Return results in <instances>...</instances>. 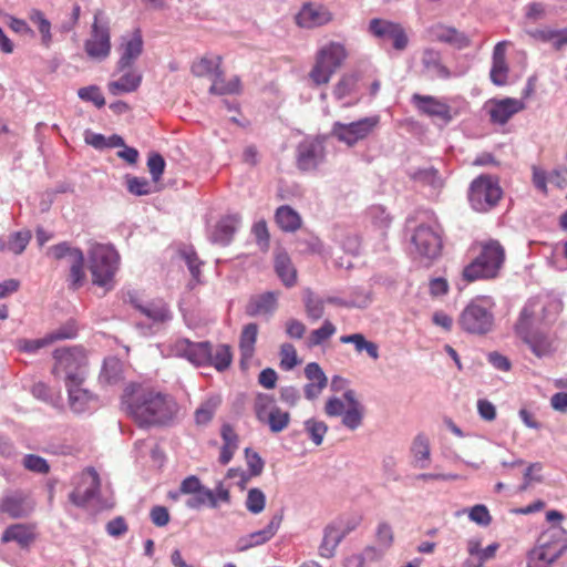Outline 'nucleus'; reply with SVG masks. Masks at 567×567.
Listing matches in <instances>:
<instances>
[{
  "label": "nucleus",
  "mask_w": 567,
  "mask_h": 567,
  "mask_svg": "<svg viewBox=\"0 0 567 567\" xmlns=\"http://www.w3.org/2000/svg\"><path fill=\"white\" fill-rule=\"evenodd\" d=\"M357 526L358 522H355L351 527L342 528L341 530L334 526L326 527L322 544L320 546V555L327 558L332 557L336 548L344 538V536L354 530Z\"/></svg>",
  "instance_id": "nucleus-28"
},
{
  "label": "nucleus",
  "mask_w": 567,
  "mask_h": 567,
  "mask_svg": "<svg viewBox=\"0 0 567 567\" xmlns=\"http://www.w3.org/2000/svg\"><path fill=\"white\" fill-rule=\"evenodd\" d=\"M143 37L140 29H135L132 33L123 35L118 45L120 59L116 63L118 72L125 71L133 66L134 62L143 52Z\"/></svg>",
  "instance_id": "nucleus-15"
},
{
  "label": "nucleus",
  "mask_w": 567,
  "mask_h": 567,
  "mask_svg": "<svg viewBox=\"0 0 567 567\" xmlns=\"http://www.w3.org/2000/svg\"><path fill=\"white\" fill-rule=\"evenodd\" d=\"M100 12L95 13L90 37L84 42L86 55L95 61H104L111 54V33L107 24L99 23Z\"/></svg>",
  "instance_id": "nucleus-12"
},
{
  "label": "nucleus",
  "mask_w": 567,
  "mask_h": 567,
  "mask_svg": "<svg viewBox=\"0 0 567 567\" xmlns=\"http://www.w3.org/2000/svg\"><path fill=\"white\" fill-rule=\"evenodd\" d=\"M82 385L83 384L73 383L65 385L69 393L70 406L76 413L82 412L90 400L89 391L83 389Z\"/></svg>",
  "instance_id": "nucleus-45"
},
{
  "label": "nucleus",
  "mask_w": 567,
  "mask_h": 567,
  "mask_svg": "<svg viewBox=\"0 0 567 567\" xmlns=\"http://www.w3.org/2000/svg\"><path fill=\"white\" fill-rule=\"evenodd\" d=\"M126 184L128 192L133 195L143 196L151 193V185L144 177H128Z\"/></svg>",
  "instance_id": "nucleus-60"
},
{
  "label": "nucleus",
  "mask_w": 567,
  "mask_h": 567,
  "mask_svg": "<svg viewBox=\"0 0 567 567\" xmlns=\"http://www.w3.org/2000/svg\"><path fill=\"white\" fill-rule=\"evenodd\" d=\"M306 431L309 433L311 441L316 445H320L323 441V437L328 431V426L322 421H317L315 419H309L305 422Z\"/></svg>",
  "instance_id": "nucleus-57"
},
{
  "label": "nucleus",
  "mask_w": 567,
  "mask_h": 567,
  "mask_svg": "<svg viewBox=\"0 0 567 567\" xmlns=\"http://www.w3.org/2000/svg\"><path fill=\"white\" fill-rule=\"evenodd\" d=\"M275 270L286 287H292L297 282V270L290 257L286 252H278L275 257Z\"/></svg>",
  "instance_id": "nucleus-35"
},
{
  "label": "nucleus",
  "mask_w": 567,
  "mask_h": 567,
  "mask_svg": "<svg viewBox=\"0 0 567 567\" xmlns=\"http://www.w3.org/2000/svg\"><path fill=\"white\" fill-rule=\"evenodd\" d=\"M266 505V496L259 488H251L248 491L246 498V508L252 514H259L264 511Z\"/></svg>",
  "instance_id": "nucleus-56"
},
{
  "label": "nucleus",
  "mask_w": 567,
  "mask_h": 567,
  "mask_svg": "<svg viewBox=\"0 0 567 567\" xmlns=\"http://www.w3.org/2000/svg\"><path fill=\"white\" fill-rule=\"evenodd\" d=\"M23 465L29 471L41 474H47L50 470L48 462L43 457L34 454L25 455L23 458Z\"/></svg>",
  "instance_id": "nucleus-61"
},
{
  "label": "nucleus",
  "mask_w": 567,
  "mask_h": 567,
  "mask_svg": "<svg viewBox=\"0 0 567 567\" xmlns=\"http://www.w3.org/2000/svg\"><path fill=\"white\" fill-rule=\"evenodd\" d=\"M412 103L421 114L436 117L445 123L453 118L451 106L435 96L415 93L412 95Z\"/></svg>",
  "instance_id": "nucleus-18"
},
{
  "label": "nucleus",
  "mask_w": 567,
  "mask_h": 567,
  "mask_svg": "<svg viewBox=\"0 0 567 567\" xmlns=\"http://www.w3.org/2000/svg\"><path fill=\"white\" fill-rule=\"evenodd\" d=\"M498 547L499 545L497 543H493L487 547L482 548V542L477 538H471L466 544L468 556L480 560L483 565L488 559L495 557Z\"/></svg>",
  "instance_id": "nucleus-43"
},
{
  "label": "nucleus",
  "mask_w": 567,
  "mask_h": 567,
  "mask_svg": "<svg viewBox=\"0 0 567 567\" xmlns=\"http://www.w3.org/2000/svg\"><path fill=\"white\" fill-rule=\"evenodd\" d=\"M537 544L558 558L567 548V533L559 526L549 527L542 533Z\"/></svg>",
  "instance_id": "nucleus-21"
},
{
  "label": "nucleus",
  "mask_w": 567,
  "mask_h": 567,
  "mask_svg": "<svg viewBox=\"0 0 567 567\" xmlns=\"http://www.w3.org/2000/svg\"><path fill=\"white\" fill-rule=\"evenodd\" d=\"M254 411L257 420L272 433H280L289 426V412L281 410L272 395L259 393L254 402Z\"/></svg>",
  "instance_id": "nucleus-9"
},
{
  "label": "nucleus",
  "mask_w": 567,
  "mask_h": 567,
  "mask_svg": "<svg viewBox=\"0 0 567 567\" xmlns=\"http://www.w3.org/2000/svg\"><path fill=\"white\" fill-rule=\"evenodd\" d=\"M505 258V249L499 241L489 239L481 243L478 255L463 269V279L467 282L495 279L499 276Z\"/></svg>",
  "instance_id": "nucleus-3"
},
{
  "label": "nucleus",
  "mask_w": 567,
  "mask_h": 567,
  "mask_svg": "<svg viewBox=\"0 0 567 567\" xmlns=\"http://www.w3.org/2000/svg\"><path fill=\"white\" fill-rule=\"evenodd\" d=\"M240 91V82L238 78H233L230 80H225L224 71L220 70L219 74H216L212 79V85L209 87L210 94L216 95H226V94H237Z\"/></svg>",
  "instance_id": "nucleus-40"
},
{
  "label": "nucleus",
  "mask_w": 567,
  "mask_h": 567,
  "mask_svg": "<svg viewBox=\"0 0 567 567\" xmlns=\"http://www.w3.org/2000/svg\"><path fill=\"white\" fill-rule=\"evenodd\" d=\"M53 374L68 384H83L86 378L87 359L83 350L58 349L54 351Z\"/></svg>",
  "instance_id": "nucleus-6"
},
{
  "label": "nucleus",
  "mask_w": 567,
  "mask_h": 567,
  "mask_svg": "<svg viewBox=\"0 0 567 567\" xmlns=\"http://www.w3.org/2000/svg\"><path fill=\"white\" fill-rule=\"evenodd\" d=\"M123 404L128 415L140 425L167 424L178 412V405L173 398L141 388L126 393Z\"/></svg>",
  "instance_id": "nucleus-1"
},
{
  "label": "nucleus",
  "mask_w": 567,
  "mask_h": 567,
  "mask_svg": "<svg viewBox=\"0 0 567 567\" xmlns=\"http://www.w3.org/2000/svg\"><path fill=\"white\" fill-rule=\"evenodd\" d=\"M29 20L37 25L40 34L41 42L45 48L52 43L51 22L45 18L44 13L39 9H31L29 11Z\"/></svg>",
  "instance_id": "nucleus-44"
},
{
  "label": "nucleus",
  "mask_w": 567,
  "mask_h": 567,
  "mask_svg": "<svg viewBox=\"0 0 567 567\" xmlns=\"http://www.w3.org/2000/svg\"><path fill=\"white\" fill-rule=\"evenodd\" d=\"M189 508L198 509L203 506H210L216 508V497L212 489L203 486L197 493H194L186 502Z\"/></svg>",
  "instance_id": "nucleus-49"
},
{
  "label": "nucleus",
  "mask_w": 567,
  "mask_h": 567,
  "mask_svg": "<svg viewBox=\"0 0 567 567\" xmlns=\"http://www.w3.org/2000/svg\"><path fill=\"white\" fill-rule=\"evenodd\" d=\"M494 307L492 298L478 296L472 299L461 311L457 323L460 328L470 334L483 336L493 330Z\"/></svg>",
  "instance_id": "nucleus-4"
},
{
  "label": "nucleus",
  "mask_w": 567,
  "mask_h": 567,
  "mask_svg": "<svg viewBox=\"0 0 567 567\" xmlns=\"http://www.w3.org/2000/svg\"><path fill=\"white\" fill-rule=\"evenodd\" d=\"M334 73L336 71L333 69L316 58V63L309 72V79L316 86L324 85L330 82V79Z\"/></svg>",
  "instance_id": "nucleus-48"
},
{
  "label": "nucleus",
  "mask_w": 567,
  "mask_h": 567,
  "mask_svg": "<svg viewBox=\"0 0 567 567\" xmlns=\"http://www.w3.org/2000/svg\"><path fill=\"white\" fill-rule=\"evenodd\" d=\"M147 167L152 175V179L154 182H158L165 168L164 157L158 153L151 154L147 159Z\"/></svg>",
  "instance_id": "nucleus-62"
},
{
  "label": "nucleus",
  "mask_w": 567,
  "mask_h": 567,
  "mask_svg": "<svg viewBox=\"0 0 567 567\" xmlns=\"http://www.w3.org/2000/svg\"><path fill=\"white\" fill-rule=\"evenodd\" d=\"M122 73L117 80L107 83V90L112 95L135 92L142 83V73L132 66Z\"/></svg>",
  "instance_id": "nucleus-24"
},
{
  "label": "nucleus",
  "mask_w": 567,
  "mask_h": 567,
  "mask_svg": "<svg viewBox=\"0 0 567 567\" xmlns=\"http://www.w3.org/2000/svg\"><path fill=\"white\" fill-rule=\"evenodd\" d=\"M280 523H281V517H279V516L272 517L271 520L269 522V524L266 526V528L249 534L247 538H241L239 542L240 549L245 550L250 547L259 546V545L267 543L276 535V533L280 526Z\"/></svg>",
  "instance_id": "nucleus-29"
},
{
  "label": "nucleus",
  "mask_w": 567,
  "mask_h": 567,
  "mask_svg": "<svg viewBox=\"0 0 567 567\" xmlns=\"http://www.w3.org/2000/svg\"><path fill=\"white\" fill-rule=\"evenodd\" d=\"M299 363L296 348L291 343H284L280 347V368L290 371Z\"/></svg>",
  "instance_id": "nucleus-55"
},
{
  "label": "nucleus",
  "mask_w": 567,
  "mask_h": 567,
  "mask_svg": "<svg viewBox=\"0 0 567 567\" xmlns=\"http://www.w3.org/2000/svg\"><path fill=\"white\" fill-rule=\"evenodd\" d=\"M277 308V295L268 291L262 295L252 297L247 307L246 313L250 317L260 315H269Z\"/></svg>",
  "instance_id": "nucleus-31"
},
{
  "label": "nucleus",
  "mask_w": 567,
  "mask_h": 567,
  "mask_svg": "<svg viewBox=\"0 0 567 567\" xmlns=\"http://www.w3.org/2000/svg\"><path fill=\"white\" fill-rule=\"evenodd\" d=\"M369 31L379 39L391 40L396 51L405 50L409 44V37L400 23L384 19H372L369 23Z\"/></svg>",
  "instance_id": "nucleus-14"
},
{
  "label": "nucleus",
  "mask_w": 567,
  "mask_h": 567,
  "mask_svg": "<svg viewBox=\"0 0 567 567\" xmlns=\"http://www.w3.org/2000/svg\"><path fill=\"white\" fill-rule=\"evenodd\" d=\"M343 399L333 396L324 404V413L330 417L341 416L342 424L354 431L362 425L364 406L359 402L353 390L343 393Z\"/></svg>",
  "instance_id": "nucleus-7"
},
{
  "label": "nucleus",
  "mask_w": 567,
  "mask_h": 567,
  "mask_svg": "<svg viewBox=\"0 0 567 567\" xmlns=\"http://www.w3.org/2000/svg\"><path fill=\"white\" fill-rule=\"evenodd\" d=\"M336 326L331 321L326 320L320 328L311 331L307 340L308 347L313 348L320 346L330 339L336 333Z\"/></svg>",
  "instance_id": "nucleus-50"
},
{
  "label": "nucleus",
  "mask_w": 567,
  "mask_h": 567,
  "mask_svg": "<svg viewBox=\"0 0 567 567\" xmlns=\"http://www.w3.org/2000/svg\"><path fill=\"white\" fill-rule=\"evenodd\" d=\"M83 264H84V256L81 250L73 251V260L71 261L70 267V285L73 289H78L83 280H84V270H83Z\"/></svg>",
  "instance_id": "nucleus-47"
},
{
  "label": "nucleus",
  "mask_w": 567,
  "mask_h": 567,
  "mask_svg": "<svg viewBox=\"0 0 567 567\" xmlns=\"http://www.w3.org/2000/svg\"><path fill=\"white\" fill-rule=\"evenodd\" d=\"M430 33L436 41L449 43L457 49H464L470 45V39L452 27L437 23L430 28Z\"/></svg>",
  "instance_id": "nucleus-26"
},
{
  "label": "nucleus",
  "mask_w": 567,
  "mask_h": 567,
  "mask_svg": "<svg viewBox=\"0 0 567 567\" xmlns=\"http://www.w3.org/2000/svg\"><path fill=\"white\" fill-rule=\"evenodd\" d=\"M258 331L257 323L250 322L244 326L239 337V351L243 362L249 361L254 357Z\"/></svg>",
  "instance_id": "nucleus-34"
},
{
  "label": "nucleus",
  "mask_w": 567,
  "mask_h": 567,
  "mask_svg": "<svg viewBox=\"0 0 567 567\" xmlns=\"http://www.w3.org/2000/svg\"><path fill=\"white\" fill-rule=\"evenodd\" d=\"M305 375L309 381L303 388L305 395L308 400H315L327 386L328 378L321 367L316 362H310L306 365Z\"/></svg>",
  "instance_id": "nucleus-22"
},
{
  "label": "nucleus",
  "mask_w": 567,
  "mask_h": 567,
  "mask_svg": "<svg viewBox=\"0 0 567 567\" xmlns=\"http://www.w3.org/2000/svg\"><path fill=\"white\" fill-rule=\"evenodd\" d=\"M73 337H75L74 329L62 328V329H59L58 331L52 332L41 339H35V340L20 339L17 341V347L20 351H23V352H34L45 346L51 344L52 342H54L56 340L71 339Z\"/></svg>",
  "instance_id": "nucleus-25"
},
{
  "label": "nucleus",
  "mask_w": 567,
  "mask_h": 567,
  "mask_svg": "<svg viewBox=\"0 0 567 567\" xmlns=\"http://www.w3.org/2000/svg\"><path fill=\"white\" fill-rule=\"evenodd\" d=\"M27 498V495L22 492H12L1 499L0 512L11 518L27 516L32 511V506L28 504Z\"/></svg>",
  "instance_id": "nucleus-23"
},
{
  "label": "nucleus",
  "mask_w": 567,
  "mask_h": 567,
  "mask_svg": "<svg viewBox=\"0 0 567 567\" xmlns=\"http://www.w3.org/2000/svg\"><path fill=\"white\" fill-rule=\"evenodd\" d=\"M347 55L346 48L337 42H330L321 48L317 53V58L334 71L342 65Z\"/></svg>",
  "instance_id": "nucleus-33"
},
{
  "label": "nucleus",
  "mask_w": 567,
  "mask_h": 567,
  "mask_svg": "<svg viewBox=\"0 0 567 567\" xmlns=\"http://www.w3.org/2000/svg\"><path fill=\"white\" fill-rule=\"evenodd\" d=\"M412 453L417 462H425L430 460V443L425 435L419 434L412 443ZM421 468L425 467L424 463L419 465Z\"/></svg>",
  "instance_id": "nucleus-53"
},
{
  "label": "nucleus",
  "mask_w": 567,
  "mask_h": 567,
  "mask_svg": "<svg viewBox=\"0 0 567 567\" xmlns=\"http://www.w3.org/2000/svg\"><path fill=\"white\" fill-rule=\"evenodd\" d=\"M1 539L3 543L17 542L21 547H28L34 540V534L31 527L16 524L4 530Z\"/></svg>",
  "instance_id": "nucleus-37"
},
{
  "label": "nucleus",
  "mask_w": 567,
  "mask_h": 567,
  "mask_svg": "<svg viewBox=\"0 0 567 567\" xmlns=\"http://www.w3.org/2000/svg\"><path fill=\"white\" fill-rule=\"evenodd\" d=\"M538 309L546 310L539 300H529L519 313L515 323V333L528 346L538 358L550 355L555 351L556 338L543 330H533L532 326L537 317Z\"/></svg>",
  "instance_id": "nucleus-2"
},
{
  "label": "nucleus",
  "mask_w": 567,
  "mask_h": 567,
  "mask_svg": "<svg viewBox=\"0 0 567 567\" xmlns=\"http://www.w3.org/2000/svg\"><path fill=\"white\" fill-rule=\"evenodd\" d=\"M323 158L324 146L318 140L307 138L297 147V166L303 172L316 169Z\"/></svg>",
  "instance_id": "nucleus-17"
},
{
  "label": "nucleus",
  "mask_w": 567,
  "mask_h": 567,
  "mask_svg": "<svg viewBox=\"0 0 567 567\" xmlns=\"http://www.w3.org/2000/svg\"><path fill=\"white\" fill-rule=\"evenodd\" d=\"M233 354L231 349L227 344H220L216 348L215 352H212V361L208 365H213L218 371H224L231 364Z\"/></svg>",
  "instance_id": "nucleus-51"
},
{
  "label": "nucleus",
  "mask_w": 567,
  "mask_h": 567,
  "mask_svg": "<svg viewBox=\"0 0 567 567\" xmlns=\"http://www.w3.org/2000/svg\"><path fill=\"white\" fill-rule=\"evenodd\" d=\"M375 539L383 550H388L394 543V533L392 526L386 522H381L377 526Z\"/></svg>",
  "instance_id": "nucleus-54"
},
{
  "label": "nucleus",
  "mask_w": 567,
  "mask_h": 567,
  "mask_svg": "<svg viewBox=\"0 0 567 567\" xmlns=\"http://www.w3.org/2000/svg\"><path fill=\"white\" fill-rule=\"evenodd\" d=\"M422 63L432 78L445 80L451 76L450 70L441 61L440 53L434 50L427 49L423 52Z\"/></svg>",
  "instance_id": "nucleus-36"
},
{
  "label": "nucleus",
  "mask_w": 567,
  "mask_h": 567,
  "mask_svg": "<svg viewBox=\"0 0 567 567\" xmlns=\"http://www.w3.org/2000/svg\"><path fill=\"white\" fill-rule=\"evenodd\" d=\"M380 123V116L373 115L363 117L351 123L336 122L332 126L331 134L339 142L353 146L358 142L370 136Z\"/></svg>",
  "instance_id": "nucleus-10"
},
{
  "label": "nucleus",
  "mask_w": 567,
  "mask_h": 567,
  "mask_svg": "<svg viewBox=\"0 0 567 567\" xmlns=\"http://www.w3.org/2000/svg\"><path fill=\"white\" fill-rule=\"evenodd\" d=\"M532 37L542 42H551L555 50L559 51L567 44V29L554 30L550 28L535 30Z\"/></svg>",
  "instance_id": "nucleus-42"
},
{
  "label": "nucleus",
  "mask_w": 567,
  "mask_h": 567,
  "mask_svg": "<svg viewBox=\"0 0 567 567\" xmlns=\"http://www.w3.org/2000/svg\"><path fill=\"white\" fill-rule=\"evenodd\" d=\"M355 85V79L352 76L344 75L336 84L333 94L338 100H342L348 96Z\"/></svg>",
  "instance_id": "nucleus-64"
},
{
  "label": "nucleus",
  "mask_w": 567,
  "mask_h": 567,
  "mask_svg": "<svg viewBox=\"0 0 567 567\" xmlns=\"http://www.w3.org/2000/svg\"><path fill=\"white\" fill-rule=\"evenodd\" d=\"M340 342L353 344L358 353L365 351L373 360H378L380 357L379 346L375 342L367 340L362 333L342 336L340 337Z\"/></svg>",
  "instance_id": "nucleus-39"
},
{
  "label": "nucleus",
  "mask_w": 567,
  "mask_h": 567,
  "mask_svg": "<svg viewBox=\"0 0 567 567\" xmlns=\"http://www.w3.org/2000/svg\"><path fill=\"white\" fill-rule=\"evenodd\" d=\"M223 59L220 55H204L193 62L190 71L197 78H209L210 80L219 74Z\"/></svg>",
  "instance_id": "nucleus-32"
},
{
  "label": "nucleus",
  "mask_w": 567,
  "mask_h": 567,
  "mask_svg": "<svg viewBox=\"0 0 567 567\" xmlns=\"http://www.w3.org/2000/svg\"><path fill=\"white\" fill-rule=\"evenodd\" d=\"M557 558L538 544L528 554V567H549Z\"/></svg>",
  "instance_id": "nucleus-52"
},
{
  "label": "nucleus",
  "mask_w": 567,
  "mask_h": 567,
  "mask_svg": "<svg viewBox=\"0 0 567 567\" xmlns=\"http://www.w3.org/2000/svg\"><path fill=\"white\" fill-rule=\"evenodd\" d=\"M303 300L306 313L309 319L316 321L322 318L324 313V301L321 298L315 296L311 290L307 289Z\"/></svg>",
  "instance_id": "nucleus-46"
},
{
  "label": "nucleus",
  "mask_w": 567,
  "mask_h": 567,
  "mask_svg": "<svg viewBox=\"0 0 567 567\" xmlns=\"http://www.w3.org/2000/svg\"><path fill=\"white\" fill-rule=\"evenodd\" d=\"M173 350L176 355L186 358L195 365H208L212 361V344L207 341L192 342L188 339L176 340Z\"/></svg>",
  "instance_id": "nucleus-16"
},
{
  "label": "nucleus",
  "mask_w": 567,
  "mask_h": 567,
  "mask_svg": "<svg viewBox=\"0 0 567 567\" xmlns=\"http://www.w3.org/2000/svg\"><path fill=\"white\" fill-rule=\"evenodd\" d=\"M503 190L498 179L491 175H480L470 187L468 199L477 212H487L502 198Z\"/></svg>",
  "instance_id": "nucleus-8"
},
{
  "label": "nucleus",
  "mask_w": 567,
  "mask_h": 567,
  "mask_svg": "<svg viewBox=\"0 0 567 567\" xmlns=\"http://www.w3.org/2000/svg\"><path fill=\"white\" fill-rule=\"evenodd\" d=\"M100 477L97 472L90 467L80 474L79 483L75 488L70 493V502L78 506L84 507L92 501L100 492Z\"/></svg>",
  "instance_id": "nucleus-13"
},
{
  "label": "nucleus",
  "mask_w": 567,
  "mask_h": 567,
  "mask_svg": "<svg viewBox=\"0 0 567 567\" xmlns=\"http://www.w3.org/2000/svg\"><path fill=\"white\" fill-rule=\"evenodd\" d=\"M245 455L250 476L260 475L262 473L265 463L259 454L251 451L250 449H246Z\"/></svg>",
  "instance_id": "nucleus-63"
},
{
  "label": "nucleus",
  "mask_w": 567,
  "mask_h": 567,
  "mask_svg": "<svg viewBox=\"0 0 567 567\" xmlns=\"http://www.w3.org/2000/svg\"><path fill=\"white\" fill-rule=\"evenodd\" d=\"M412 244L421 257L430 260L437 258L443 247L440 227L432 225L417 226L412 236Z\"/></svg>",
  "instance_id": "nucleus-11"
},
{
  "label": "nucleus",
  "mask_w": 567,
  "mask_h": 567,
  "mask_svg": "<svg viewBox=\"0 0 567 567\" xmlns=\"http://www.w3.org/2000/svg\"><path fill=\"white\" fill-rule=\"evenodd\" d=\"M118 260L120 256L111 245L92 244L89 250L92 282L100 287H107L117 270Z\"/></svg>",
  "instance_id": "nucleus-5"
},
{
  "label": "nucleus",
  "mask_w": 567,
  "mask_h": 567,
  "mask_svg": "<svg viewBox=\"0 0 567 567\" xmlns=\"http://www.w3.org/2000/svg\"><path fill=\"white\" fill-rule=\"evenodd\" d=\"M131 303L142 315L153 322H165L171 319V311L167 305L163 300H154L146 303H142L136 298L131 297Z\"/></svg>",
  "instance_id": "nucleus-27"
},
{
  "label": "nucleus",
  "mask_w": 567,
  "mask_h": 567,
  "mask_svg": "<svg viewBox=\"0 0 567 567\" xmlns=\"http://www.w3.org/2000/svg\"><path fill=\"white\" fill-rule=\"evenodd\" d=\"M296 20L301 28L312 29L329 23L332 14L321 4L307 3L301 8Z\"/></svg>",
  "instance_id": "nucleus-20"
},
{
  "label": "nucleus",
  "mask_w": 567,
  "mask_h": 567,
  "mask_svg": "<svg viewBox=\"0 0 567 567\" xmlns=\"http://www.w3.org/2000/svg\"><path fill=\"white\" fill-rule=\"evenodd\" d=\"M275 218L276 223L284 231H296L301 226L300 215L287 205L277 208Z\"/></svg>",
  "instance_id": "nucleus-38"
},
{
  "label": "nucleus",
  "mask_w": 567,
  "mask_h": 567,
  "mask_svg": "<svg viewBox=\"0 0 567 567\" xmlns=\"http://www.w3.org/2000/svg\"><path fill=\"white\" fill-rule=\"evenodd\" d=\"M78 94L80 99H82L83 101H90L97 107H102L105 105V99L101 90L95 85L81 87Z\"/></svg>",
  "instance_id": "nucleus-59"
},
{
  "label": "nucleus",
  "mask_w": 567,
  "mask_h": 567,
  "mask_svg": "<svg viewBox=\"0 0 567 567\" xmlns=\"http://www.w3.org/2000/svg\"><path fill=\"white\" fill-rule=\"evenodd\" d=\"M524 107L525 104L520 100L513 97L494 99L487 102V112L493 124H506L515 114L523 111Z\"/></svg>",
  "instance_id": "nucleus-19"
},
{
  "label": "nucleus",
  "mask_w": 567,
  "mask_h": 567,
  "mask_svg": "<svg viewBox=\"0 0 567 567\" xmlns=\"http://www.w3.org/2000/svg\"><path fill=\"white\" fill-rule=\"evenodd\" d=\"M220 403L221 399L218 395L209 396L205 401H203L194 413L196 424H208L213 420Z\"/></svg>",
  "instance_id": "nucleus-41"
},
{
  "label": "nucleus",
  "mask_w": 567,
  "mask_h": 567,
  "mask_svg": "<svg viewBox=\"0 0 567 567\" xmlns=\"http://www.w3.org/2000/svg\"><path fill=\"white\" fill-rule=\"evenodd\" d=\"M509 68L507 62H492L491 81L497 86H504L508 81Z\"/></svg>",
  "instance_id": "nucleus-58"
},
{
  "label": "nucleus",
  "mask_w": 567,
  "mask_h": 567,
  "mask_svg": "<svg viewBox=\"0 0 567 567\" xmlns=\"http://www.w3.org/2000/svg\"><path fill=\"white\" fill-rule=\"evenodd\" d=\"M239 218L237 216H226L221 218L212 233V241L220 246H227L234 237Z\"/></svg>",
  "instance_id": "nucleus-30"
}]
</instances>
